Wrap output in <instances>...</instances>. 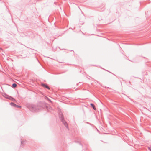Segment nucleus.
Segmentation results:
<instances>
[{
  "label": "nucleus",
  "mask_w": 151,
  "mask_h": 151,
  "mask_svg": "<svg viewBox=\"0 0 151 151\" xmlns=\"http://www.w3.org/2000/svg\"><path fill=\"white\" fill-rule=\"evenodd\" d=\"M90 105L93 107V109L94 110H96V109L95 108V106L93 104H91Z\"/></svg>",
  "instance_id": "2"
},
{
  "label": "nucleus",
  "mask_w": 151,
  "mask_h": 151,
  "mask_svg": "<svg viewBox=\"0 0 151 151\" xmlns=\"http://www.w3.org/2000/svg\"><path fill=\"white\" fill-rule=\"evenodd\" d=\"M26 142V141L25 140H22L21 142V144L22 145H23L24 144V143H25Z\"/></svg>",
  "instance_id": "3"
},
{
  "label": "nucleus",
  "mask_w": 151,
  "mask_h": 151,
  "mask_svg": "<svg viewBox=\"0 0 151 151\" xmlns=\"http://www.w3.org/2000/svg\"><path fill=\"white\" fill-rule=\"evenodd\" d=\"M42 86L44 87H45L48 89H50V88L48 87V86L46 85V84H42Z\"/></svg>",
  "instance_id": "1"
},
{
  "label": "nucleus",
  "mask_w": 151,
  "mask_h": 151,
  "mask_svg": "<svg viewBox=\"0 0 151 151\" xmlns=\"http://www.w3.org/2000/svg\"><path fill=\"white\" fill-rule=\"evenodd\" d=\"M17 107L18 108H21V106H17Z\"/></svg>",
  "instance_id": "5"
},
{
  "label": "nucleus",
  "mask_w": 151,
  "mask_h": 151,
  "mask_svg": "<svg viewBox=\"0 0 151 151\" xmlns=\"http://www.w3.org/2000/svg\"><path fill=\"white\" fill-rule=\"evenodd\" d=\"M149 149H150V148H149Z\"/></svg>",
  "instance_id": "6"
},
{
  "label": "nucleus",
  "mask_w": 151,
  "mask_h": 151,
  "mask_svg": "<svg viewBox=\"0 0 151 151\" xmlns=\"http://www.w3.org/2000/svg\"><path fill=\"white\" fill-rule=\"evenodd\" d=\"M12 86L14 88H15L17 86V85L15 83H14L12 84Z\"/></svg>",
  "instance_id": "4"
}]
</instances>
